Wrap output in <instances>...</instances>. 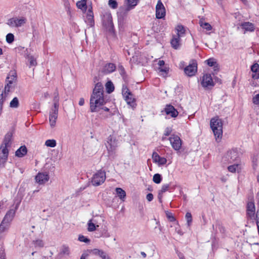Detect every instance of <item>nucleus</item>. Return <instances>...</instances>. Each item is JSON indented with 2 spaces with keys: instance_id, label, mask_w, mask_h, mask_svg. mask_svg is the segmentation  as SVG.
I'll use <instances>...</instances> for the list:
<instances>
[{
  "instance_id": "obj_1",
  "label": "nucleus",
  "mask_w": 259,
  "mask_h": 259,
  "mask_svg": "<svg viewBox=\"0 0 259 259\" xmlns=\"http://www.w3.org/2000/svg\"><path fill=\"white\" fill-rule=\"evenodd\" d=\"M104 99V88L101 82H98L95 84L91 96L90 105L91 112L98 111V108H100L106 104Z\"/></svg>"
},
{
  "instance_id": "obj_2",
  "label": "nucleus",
  "mask_w": 259,
  "mask_h": 259,
  "mask_svg": "<svg viewBox=\"0 0 259 259\" xmlns=\"http://www.w3.org/2000/svg\"><path fill=\"white\" fill-rule=\"evenodd\" d=\"M139 0H125L126 6L120 7L117 13L118 26L120 30L123 31L126 26L128 13L138 4Z\"/></svg>"
},
{
  "instance_id": "obj_3",
  "label": "nucleus",
  "mask_w": 259,
  "mask_h": 259,
  "mask_svg": "<svg viewBox=\"0 0 259 259\" xmlns=\"http://www.w3.org/2000/svg\"><path fill=\"white\" fill-rule=\"evenodd\" d=\"M223 124L222 119L218 116H215L210 119V126L217 142H220L222 138Z\"/></svg>"
},
{
  "instance_id": "obj_4",
  "label": "nucleus",
  "mask_w": 259,
  "mask_h": 259,
  "mask_svg": "<svg viewBox=\"0 0 259 259\" xmlns=\"http://www.w3.org/2000/svg\"><path fill=\"white\" fill-rule=\"evenodd\" d=\"M122 94L126 103L132 108H136L137 104L135 96L130 91L126 84L122 85Z\"/></svg>"
},
{
  "instance_id": "obj_5",
  "label": "nucleus",
  "mask_w": 259,
  "mask_h": 259,
  "mask_svg": "<svg viewBox=\"0 0 259 259\" xmlns=\"http://www.w3.org/2000/svg\"><path fill=\"white\" fill-rule=\"evenodd\" d=\"M103 25L110 32H114L112 17L110 12H105L101 14Z\"/></svg>"
},
{
  "instance_id": "obj_6",
  "label": "nucleus",
  "mask_w": 259,
  "mask_h": 259,
  "mask_svg": "<svg viewBox=\"0 0 259 259\" xmlns=\"http://www.w3.org/2000/svg\"><path fill=\"white\" fill-rule=\"evenodd\" d=\"M106 180V172L100 169L95 173L92 178L91 183L93 186H98L103 184Z\"/></svg>"
},
{
  "instance_id": "obj_7",
  "label": "nucleus",
  "mask_w": 259,
  "mask_h": 259,
  "mask_svg": "<svg viewBox=\"0 0 259 259\" xmlns=\"http://www.w3.org/2000/svg\"><path fill=\"white\" fill-rule=\"evenodd\" d=\"M255 207L253 199L248 201L246 205V218L248 220H255V218L258 219V211H257L255 215Z\"/></svg>"
},
{
  "instance_id": "obj_8",
  "label": "nucleus",
  "mask_w": 259,
  "mask_h": 259,
  "mask_svg": "<svg viewBox=\"0 0 259 259\" xmlns=\"http://www.w3.org/2000/svg\"><path fill=\"white\" fill-rule=\"evenodd\" d=\"M185 74L189 76H194L197 72V62L196 60H191L189 64L184 69Z\"/></svg>"
},
{
  "instance_id": "obj_9",
  "label": "nucleus",
  "mask_w": 259,
  "mask_h": 259,
  "mask_svg": "<svg viewBox=\"0 0 259 259\" xmlns=\"http://www.w3.org/2000/svg\"><path fill=\"white\" fill-rule=\"evenodd\" d=\"M201 85L205 90H211L214 86V82H213L210 74L205 73L203 74L201 81Z\"/></svg>"
},
{
  "instance_id": "obj_10",
  "label": "nucleus",
  "mask_w": 259,
  "mask_h": 259,
  "mask_svg": "<svg viewBox=\"0 0 259 259\" xmlns=\"http://www.w3.org/2000/svg\"><path fill=\"white\" fill-rule=\"evenodd\" d=\"M106 146L107 149L108 156L114 158L115 156V150L117 144L115 140L112 141L111 136L108 138L107 144Z\"/></svg>"
},
{
  "instance_id": "obj_11",
  "label": "nucleus",
  "mask_w": 259,
  "mask_h": 259,
  "mask_svg": "<svg viewBox=\"0 0 259 259\" xmlns=\"http://www.w3.org/2000/svg\"><path fill=\"white\" fill-rule=\"evenodd\" d=\"M169 140L172 147L176 151H179L181 147L182 141L180 138L175 135H172L169 138Z\"/></svg>"
},
{
  "instance_id": "obj_12",
  "label": "nucleus",
  "mask_w": 259,
  "mask_h": 259,
  "mask_svg": "<svg viewBox=\"0 0 259 259\" xmlns=\"http://www.w3.org/2000/svg\"><path fill=\"white\" fill-rule=\"evenodd\" d=\"M165 16V9L160 0L158 1L156 6V18L162 19Z\"/></svg>"
},
{
  "instance_id": "obj_13",
  "label": "nucleus",
  "mask_w": 259,
  "mask_h": 259,
  "mask_svg": "<svg viewBox=\"0 0 259 259\" xmlns=\"http://www.w3.org/2000/svg\"><path fill=\"white\" fill-rule=\"evenodd\" d=\"M226 158L229 163L237 161L239 158L238 150L237 148H233L228 151L226 154Z\"/></svg>"
},
{
  "instance_id": "obj_14",
  "label": "nucleus",
  "mask_w": 259,
  "mask_h": 259,
  "mask_svg": "<svg viewBox=\"0 0 259 259\" xmlns=\"http://www.w3.org/2000/svg\"><path fill=\"white\" fill-rule=\"evenodd\" d=\"M58 109L52 108L50 112L49 120L51 127H54L55 126L56 119L58 117Z\"/></svg>"
},
{
  "instance_id": "obj_15",
  "label": "nucleus",
  "mask_w": 259,
  "mask_h": 259,
  "mask_svg": "<svg viewBox=\"0 0 259 259\" xmlns=\"http://www.w3.org/2000/svg\"><path fill=\"white\" fill-rule=\"evenodd\" d=\"M164 110L166 115H170L172 118L177 117L179 114L177 110L170 104H167Z\"/></svg>"
},
{
  "instance_id": "obj_16",
  "label": "nucleus",
  "mask_w": 259,
  "mask_h": 259,
  "mask_svg": "<svg viewBox=\"0 0 259 259\" xmlns=\"http://www.w3.org/2000/svg\"><path fill=\"white\" fill-rule=\"evenodd\" d=\"M152 157L153 162L157 163L159 165H164L167 162V159L165 158L160 156L156 152L153 153Z\"/></svg>"
},
{
  "instance_id": "obj_17",
  "label": "nucleus",
  "mask_w": 259,
  "mask_h": 259,
  "mask_svg": "<svg viewBox=\"0 0 259 259\" xmlns=\"http://www.w3.org/2000/svg\"><path fill=\"white\" fill-rule=\"evenodd\" d=\"M85 22L90 27H93L95 25L94 14L92 11V7L90 8L88 11Z\"/></svg>"
},
{
  "instance_id": "obj_18",
  "label": "nucleus",
  "mask_w": 259,
  "mask_h": 259,
  "mask_svg": "<svg viewBox=\"0 0 259 259\" xmlns=\"http://www.w3.org/2000/svg\"><path fill=\"white\" fill-rule=\"evenodd\" d=\"M37 183L39 184H44L49 180V176L48 174L39 172L35 177Z\"/></svg>"
},
{
  "instance_id": "obj_19",
  "label": "nucleus",
  "mask_w": 259,
  "mask_h": 259,
  "mask_svg": "<svg viewBox=\"0 0 259 259\" xmlns=\"http://www.w3.org/2000/svg\"><path fill=\"white\" fill-rule=\"evenodd\" d=\"M116 69V66L114 63H109L106 64L103 68L102 72L107 74L114 71Z\"/></svg>"
},
{
  "instance_id": "obj_20",
  "label": "nucleus",
  "mask_w": 259,
  "mask_h": 259,
  "mask_svg": "<svg viewBox=\"0 0 259 259\" xmlns=\"http://www.w3.org/2000/svg\"><path fill=\"white\" fill-rule=\"evenodd\" d=\"M251 71L252 72V78L254 79H258L259 78V64L255 63L251 65Z\"/></svg>"
},
{
  "instance_id": "obj_21",
  "label": "nucleus",
  "mask_w": 259,
  "mask_h": 259,
  "mask_svg": "<svg viewBox=\"0 0 259 259\" xmlns=\"http://www.w3.org/2000/svg\"><path fill=\"white\" fill-rule=\"evenodd\" d=\"M242 29H244L245 31L252 32L255 29L254 25L253 23L249 22H245L240 24Z\"/></svg>"
},
{
  "instance_id": "obj_22",
  "label": "nucleus",
  "mask_w": 259,
  "mask_h": 259,
  "mask_svg": "<svg viewBox=\"0 0 259 259\" xmlns=\"http://www.w3.org/2000/svg\"><path fill=\"white\" fill-rule=\"evenodd\" d=\"M207 65L210 67H213L214 71H218L219 70V66L218 63L213 58L208 59L206 61Z\"/></svg>"
},
{
  "instance_id": "obj_23",
  "label": "nucleus",
  "mask_w": 259,
  "mask_h": 259,
  "mask_svg": "<svg viewBox=\"0 0 259 259\" xmlns=\"http://www.w3.org/2000/svg\"><path fill=\"white\" fill-rule=\"evenodd\" d=\"M27 153V149L25 145L21 146L15 152V155L18 157L24 156Z\"/></svg>"
},
{
  "instance_id": "obj_24",
  "label": "nucleus",
  "mask_w": 259,
  "mask_h": 259,
  "mask_svg": "<svg viewBox=\"0 0 259 259\" xmlns=\"http://www.w3.org/2000/svg\"><path fill=\"white\" fill-rule=\"evenodd\" d=\"M176 30L177 31V36H179L180 37H183L186 34V28L184 26L181 24L178 25L176 27Z\"/></svg>"
},
{
  "instance_id": "obj_25",
  "label": "nucleus",
  "mask_w": 259,
  "mask_h": 259,
  "mask_svg": "<svg viewBox=\"0 0 259 259\" xmlns=\"http://www.w3.org/2000/svg\"><path fill=\"white\" fill-rule=\"evenodd\" d=\"M180 37L179 36H174L170 41L172 47L175 49H178L180 46Z\"/></svg>"
},
{
  "instance_id": "obj_26",
  "label": "nucleus",
  "mask_w": 259,
  "mask_h": 259,
  "mask_svg": "<svg viewBox=\"0 0 259 259\" xmlns=\"http://www.w3.org/2000/svg\"><path fill=\"white\" fill-rule=\"evenodd\" d=\"M87 0H81L77 2L76 3L77 7L83 11H86L87 9Z\"/></svg>"
},
{
  "instance_id": "obj_27",
  "label": "nucleus",
  "mask_w": 259,
  "mask_h": 259,
  "mask_svg": "<svg viewBox=\"0 0 259 259\" xmlns=\"http://www.w3.org/2000/svg\"><path fill=\"white\" fill-rule=\"evenodd\" d=\"M106 92L108 94L112 93L114 90V85L111 80L108 81L105 84Z\"/></svg>"
},
{
  "instance_id": "obj_28",
  "label": "nucleus",
  "mask_w": 259,
  "mask_h": 259,
  "mask_svg": "<svg viewBox=\"0 0 259 259\" xmlns=\"http://www.w3.org/2000/svg\"><path fill=\"white\" fill-rule=\"evenodd\" d=\"M7 147L6 145L4 146L3 144H2L0 147V152L1 153V154L4 155V158L3 159H6V158H8V155H9V151L7 149Z\"/></svg>"
},
{
  "instance_id": "obj_29",
  "label": "nucleus",
  "mask_w": 259,
  "mask_h": 259,
  "mask_svg": "<svg viewBox=\"0 0 259 259\" xmlns=\"http://www.w3.org/2000/svg\"><path fill=\"white\" fill-rule=\"evenodd\" d=\"M116 193L119 198L122 200L126 197V193L124 190H123L121 188H116L115 189Z\"/></svg>"
},
{
  "instance_id": "obj_30",
  "label": "nucleus",
  "mask_w": 259,
  "mask_h": 259,
  "mask_svg": "<svg viewBox=\"0 0 259 259\" xmlns=\"http://www.w3.org/2000/svg\"><path fill=\"white\" fill-rule=\"evenodd\" d=\"M12 137V133L10 132L8 133L5 136L3 144L6 146H9L11 141Z\"/></svg>"
},
{
  "instance_id": "obj_31",
  "label": "nucleus",
  "mask_w": 259,
  "mask_h": 259,
  "mask_svg": "<svg viewBox=\"0 0 259 259\" xmlns=\"http://www.w3.org/2000/svg\"><path fill=\"white\" fill-rule=\"evenodd\" d=\"M228 169L230 172H235L236 171L239 172L240 170V165L239 164H234L228 167Z\"/></svg>"
},
{
  "instance_id": "obj_32",
  "label": "nucleus",
  "mask_w": 259,
  "mask_h": 259,
  "mask_svg": "<svg viewBox=\"0 0 259 259\" xmlns=\"http://www.w3.org/2000/svg\"><path fill=\"white\" fill-rule=\"evenodd\" d=\"M70 251L69 247L66 245H62V246L61 247V248L60 249V254H63V255H69L70 254Z\"/></svg>"
},
{
  "instance_id": "obj_33",
  "label": "nucleus",
  "mask_w": 259,
  "mask_h": 259,
  "mask_svg": "<svg viewBox=\"0 0 259 259\" xmlns=\"http://www.w3.org/2000/svg\"><path fill=\"white\" fill-rule=\"evenodd\" d=\"M16 27H19L25 24L26 22V19L24 17H22L21 19H18L15 17Z\"/></svg>"
},
{
  "instance_id": "obj_34",
  "label": "nucleus",
  "mask_w": 259,
  "mask_h": 259,
  "mask_svg": "<svg viewBox=\"0 0 259 259\" xmlns=\"http://www.w3.org/2000/svg\"><path fill=\"white\" fill-rule=\"evenodd\" d=\"M19 101L17 97L14 98L10 103V107L13 108H17L19 107Z\"/></svg>"
},
{
  "instance_id": "obj_35",
  "label": "nucleus",
  "mask_w": 259,
  "mask_h": 259,
  "mask_svg": "<svg viewBox=\"0 0 259 259\" xmlns=\"http://www.w3.org/2000/svg\"><path fill=\"white\" fill-rule=\"evenodd\" d=\"M162 180V176L159 174H155L153 177V181L156 184H159Z\"/></svg>"
},
{
  "instance_id": "obj_36",
  "label": "nucleus",
  "mask_w": 259,
  "mask_h": 259,
  "mask_svg": "<svg viewBox=\"0 0 259 259\" xmlns=\"http://www.w3.org/2000/svg\"><path fill=\"white\" fill-rule=\"evenodd\" d=\"M56 141L54 139L47 140L45 142V145L51 148L55 147L56 146Z\"/></svg>"
},
{
  "instance_id": "obj_37",
  "label": "nucleus",
  "mask_w": 259,
  "mask_h": 259,
  "mask_svg": "<svg viewBox=\"0 0 259 259\" xmlns=\"http://www.w3.org/2000/svg\"><path fill=\"white\" fill-rule=\"evenodd\" d=\"M158 69L163 76H166L168 73L169 68L168 67L164 66L163 67H159Z\"/></svg>"
},
{
  "instance_id": "obj_38",
  "label": "nucleus",
  "mask_w": 259,
  "mask_h": 259,
  "mask_svg": "<svg viewBox=\"0 0 259 259\" xmlns=\"http://www.w3.org/2000/svg\"><path fill=\"white\" fill-rule=\"evenodd\" d=\"M200 26L206 30H210L212 29L211 26L207 22H200Z\"/></svg>"
},
{
  "instance_id": "obj_39",
  "label": "nucleus",
  "mask_w": 259,
  "mask_h": 259,
  "mask_svg": "<svg viewBox=\"0 0 259 259\" xmlns=\"http://www.w3.org/2000/svg\"><path fill=\"white\" fill-rule=\"evenodd\" d=\"M56 95L54 98V106H53V107L54 108H55V107H56V108L58 109L59 108V94H58V93L57 92L56 93H55Z\"/></svg>"
},
{
  "instance_id": "obj_40",
  "label": "nucleus",
  "mask_w": 259,
  "mask_h": 259,
  "mask_svg": "<svg viewBox=\"0 0 259 259\" xmlns=\"http://www.w3.org/2000/svg\"><path fill=\"white\" fill-rule=\"evenodd\" d=\"M108 5L113 9H115L118 7V3L116 0H109Z\"/></svg>"
},
{
  "instance_id": "obj_41",
  "label": "nucleus",
  "mask_w": 259,
  "mask_h": 259,
  "mask_svg": "<svg viewBox=\"0 0 259 259\" xmlns=\"http://www.w3.org/2000/svg\"><path fill=\"white\" fill-rule=\"evenodd\" d=\"M14 40V35L11 33L6 35V41L8 44H12Z\"/></svg>"
},
{
  "instance_id": "obj_42",
  "label": "nucleus",
  "mask_w": 259,
  "mask_h": 259,
  "mask_svg": "<svg viewBox=\"0 0 259 259\" xmlns=\"http://www.w3.org/2000/svg\"><path fill=\"white\" fill-rule=\"evenodd\" d=\"M78 239L79 241L83 242L86 243H89L91 241L89 238H87V237L82 235H79Z\"/></svg>"
},
{
  "instance_id": "obj_43",
  "label": "nucleus",
  "mask_w": 259,
  "mask_h": 259,
  "mask_svg": "<svg viewBox=\"0 0 259 259\" xmlns=\"http://www.w3.org/2000/svg\"><path fill=\"white\" fill-rule=\"evenodd\" d=\"M88 230L89 232H93L96 230V226L94 223H92L91 220H90L88 223Z\"/></svg>"
},
{
  "instance_id": "obj_44",
  "label": "nucleus",
  "mask_w": 259,
  "mask_h": 259,
  "mask_svg": "<svg viewBox=\"0 0 259 259\" xmlns=\"http://www.w3.org/2000/svg\"><path fill=\"white\" fill-rule=\"evenodd\" d=\"M185 218L186 219L188 225L189 226H190L192 222V217L191 213L189 212H187L186 214Z\"/></svg>"
},
{
  "instance_id": "obj_45",
  "label": "nucleus",
  "mask_w": 259,
  "mask_h": 259,
  "mask_svg": "<svg viewBox=\"0 0 259 259\" xmlns=\"http://www.w3.org/2000/svg\"><path fill=\"white\" fill-rule=\"evenodd\" d=\"M170 187L169 184H165L162 185L161 190L159 191L161 193H163L168 190L169 188Z\"/></svg>"
},
{
  "instance_id": "obj_46",
  "label": "nucleus",
  "mask_w": 259,
  "mask_h": 259,
  "mask_svg": "<svg viewBox=\"0 0 259 259\" xmlns=\"http://www.w3.org/2000/svg\"><path fill=\"white\" fill-rule=\"evenodd\" d=\"M90 252H92L93 254L96 255H100V253H102V250H100L97 248H95L92 250H88Z\"/></svg>"
},
{
  "instance_id": "obj_47",
  "label": "nucleus",
  "mask_w": 259,
  "mask_h": 259,
  "mask_svg": "<svg viewBox=\"0 0 259 259\" xmlns=\"http://www.w3.org/2000/svg\"><path fill=\"white\" fill-rule=\"evenodd\" d=\"M28 59L29 62L30 66H34L36 65V61L32 56L28 57Z\"/></svg>"
},
{
  "instance_id": "obj_48",
  "label": "nucleus",
  "mask_w": 259,
  "mask_h": 259,
  "mask_svg": "<svg viewBox=\"0 0 259 259\" xmlns=\"http://www.w3.org/2000/svg\"><path fill=\"white\" fill-rule=\"evenodd\" d=\"M9 224H6L4 222H2V223L0 224V233H3L4 232L5 229L8 227Z\"/></svg>"
},
{
  "instance_id": "obj_49",
  "label": "nucleus",
  "mask_w": 259,
  "mask_h": 259,
  "mask_svg": "<svg viewBox=\"0 0 259 259\" xmlns=\"http://www.w3.org/2000/svg\"><path fill=\"white\" fill-rule=\"evenodd\" d=\"M4 158V155L1 154V153L0 152V166L2 167H5V163L6 162L8 158H6V159H3Z\"/></svg>"
},
{
  "instance_id": "obj_50",
  "label": "nucleus",
  "mask_w": 259,
  "mask_h": 259,
  "mask_svg": "<svg viewBox=\"0 0 259 259\" xmlns=\"http://www.w3.org/2000/svg\"><path fill=\"white\" fill-rule=\"evenodd\" d=\"M15 213V210H14L13 209L9 210L8 211H7V212L6 213V214L5 215V220H6L7 218H8V216L11 217V218L13 219V217L14 216Z\"/></svg>"
},
{
  "instance_id": "obj_51",
  "label": "nucleus",
  "mask_w": 259,
  "mask_h": 259,
  "mask_svg": "<svg viewBox=\"0 0 259 259\" xmlns=\"http://www.w3.org/2000/svg\"><path fill=\"white\" fill-rule=\"evenodd\" d=\"M7 24L10 26L16 27L15 18H10L8 20Z\"/></svg>"
},
{
  "instance_id": "obj_52",
  "label": "nucleus",
  "mask_w": 259,
  "mask_h": 259,
  "mask_svg": "<svg viewBox=\"0 0 259 259\" xmlns=\"http://www.w3.org/2000/svg\"><path fill=\"white\" fill-rule=\"evenodd\" d=\"M33 242L35 245L40 247H42L44 245V242L41 240H36L35 241H33Z\"/></svg>"
},
{
  "instance_id": "obj_53",
  "label": "nucleus",
  "mask_w": 259,
  "mask_h": 259,
  "mask_svg": "<svg viewBox=\"0 0 259 259\" xmlns=\"http://www.w3.org/2000/svg\"><path fill=\"white\" fill-rule=\"evenodd\" d=\"M252 102L255 105H259V94L253 97Z\"/></svg>"
},
{
  "instance_id": "obj_54",
  "label": "nucleus",
  "mask_w": 259,
  "mask_h": 259,
  "mask_svg": "<svg viewBox=\"0 0 259 259\" xmlns=\"http://www.w3.org/2000/svg\"><path fill=\"white\" fill-rule=\"evenodd\" d=\"M118 71L121 75H123L124 74H126L125 70L123 67V66L121 65H119L118 66Z\"/></svg>"
},
{
  "instance_id": "obj_55",
  "label": "nucleus",
  "mask_w": 259,
  "mask_h": 259,
  "mask_svg": "<svg viewBox=\"0 0 259 259\" xmlns=\"http://www.w3.org/2000/svg\"><path fill=\"white\" fill-rule=\"evenodd\" d=\"M166 217L170 222H174L176 220L175 218L172 215V213L167 211L166 212Z\"/></svg>"
},
{
  "instance_id": "obj_56",
  "label": "nucleus",
  "mask_w": 259,
  "mask_h": 259,
  "mask_svg": "<svg viewBox=\"0 0 259 259\" xmlns=\"http://www.w3.org/2000/svg\"><path fill=\"white\" fill-rule=\"evenodd\" d=\"M99 256L102 259H110V257L103 250L102 251V253H100Z\"/></svg>"
},
{
  "instance_id": "obj_57",
  "label": "nucleus",
  "mask_w": 259,
  "mask_h": 259,
  "mask_svg": "<svg viewBox=\"0 0 259 259\" xmlns=\"http://www.w3.org/2000/svg\"><path fill=\"white\" fill-rule=\"evenodd\" d=\"M171 132V129L170 127H167L165 128L164 131V135L165 136H168L170 135Z\"/></svg>"
},
{
  "instance_id": "obj_58",
  "label": "nucleus",
  "mask_w": 259,
  "mask_h": 259,
  "mask_svg": "<svg viewBox=\"0 0 259 259\" xmlns=\"http://www.w3.org/2000/svg\"><path fill=\"white\" fill-rule=\"evenodd\" d=\"M13 219L11 218L10 216H8V218H7L6 220H5V217H4L3 222H5L7 224H9V223L12 221Z\"/></svg>"
},
{
  "instance_id": "obj_59",
  "label": "nucleus",
  "mask_w": 259,
  "mask_h": 259,
  "mask_svg": "<svg viewBox=\"0 0 259 259\" xmlns=\"http://www.w3.org/2000/svg\"><path fill=\"white\" fill-rule=\"evenodd\" d=\"M146 199L148 201H151L153 199V195L152 193H148L146 196Z\"/></svg>"
},
{
  "instance_id": "obj_60",
  "label": "nucleus",
  "mask_w": 259,
  "mask_h": 259,
  "mask_svg": "<svg viewBox=\"0 0 259 259\" xmlns=\"http://www.w3.org/2000/svg\"><path fill=\"white\" fill-rule=\"evenodd\" d=\"M213 82H214V84L216 83H218L219 84H222V80L221 79H220L219 77H214L213 79Z\"/></svg>"
},
{
  "instance_id": "obj_61",
  "label": "nucleus",
  "mask_w": 259,
  "mask_h": 259,
  "mask_svg": "<svg viewBox=\"0 0 259 259\" xmlns=\"http://www.w3.org/2000/svg\"><path fill=\"white\" fill-rule=\"evenodd\" d=\"M158 64L159 67H163L165 66V62L163 60H159Z\"/></svg>"
},
{
  "instance_id": "obj_62",
  "label": "nucleus",
  "mask_w": 259,
  "mask_h": 259,
  "mask_svg": "<svg viewBox=\"0 0 259 259\" xmlns=\"http://www.w3.org/2000/svg\"><path fill=\"white\" fill-rule=\"evenodd\" d=\"M89 256V254L86 252H83L81 256L80 259H86V257H87Z\"/></svg>"
},
{
  "instance_id": "obj_63",
  "label": "nucleus",
  "mask_w": 259,
  "mask_h": 259,
  "mask_svg": "<svg viewBox=\"0 0 259 259\" xmlns=\"http://www.w3.org/2000/svg\"><path fill=\"white\" fill-rule=\"evenodd\" d=\"M84 99L83 98H80L78 104L80 106H82V105H84Z\"/></svg>"
},
{
  "instance_id": "obj_64",
  "label": "nucleus",
  "mask_w": 259,
  "mask_h": 259,
  "mask_svg": "<svg viewBox=\"0 0 259 259\" xmlns=\"http://www.w3.org/2000/svg\"><path fill=\"white\" fill-rule=\"evenodd\" d=\"M162 193H161L160 192H158V199H162Z\"/></svg>"
}]
</instances>
